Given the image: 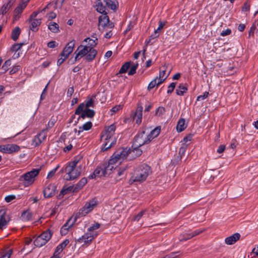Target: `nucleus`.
I'll return each instance as SVG.
<instances>
[{
	"mask_svg": "<svg viewBox=\"0 0 258 258\" xmlns=\"http://www.w3.org/2000/svg\"><path fill=\"white\" fill-rule=\"evenodd\" d=\"M161 131V128L160 126L156 127L153 130H152L150 134L148 135V140L150 142L152 140L157 137L160 134Z\"/></svg>",
	"mask_w": 258,
	"mask_h": 258,
	"instance_id": "nucleus-26",
	"label": "nucleus"
},
{
	"mask_svg": "<svg viewBox=\"0 0 258 258\" xmlns=\"http://www.w3.org/2000/svg\"><path fill=\"white\" fill-rule=\"evenodd\" d=\"M122 108V105H117L115 106L114 107H112L111 109L110 110L111 114L113 115L114 113H115L118 111L121 110Z\"/></svg>",
	"mask_w": 258,
	"mask_h": 258,
	"instance_id": "nucleus-46",
	"label": "nucleus"
},
{
	"mask_svg": "<svg viewBox=\"0 0 258 258\" xmlns=\"http://www.w3.org/2000/svg\"><path fill=\"white\" fill-rule=\"evenodd\" d=\"M85 107L89 108V107H93L94 106V100L92 98H90L86 101V103L85 104Z\"/></svg>",
	"mask_w": 258,
	"mask_h": 258,
	"instance_id": "nucleus-48",
	"label": "nucleus"
},
{
	"mask_svg": "<svg viewBox=\"0 0 258 258\" xmlns=\"http://www.w3.org/2000/svg\"><path fill=\"white\" fill-rule=\"evenodd\" d=\"M75 114L80 115L78 119L79 120L81 118L84 119L86 117H92L95 114V112L93 110L85 107V104L82 103L76 109Z\"/></svg>",
	"mask_w": 258,
	"mask_h": 258,
	"instance_id": "nucleus-8",
	"label": "nucleus"
},
{
	"mask_svg": "<svg viewBox=\"0 0 258 258\" xmlns=\"http://www.w3.org/2000/svg\"><path fill=\"white\" fill-rule=\"evenodd\" d=\"M16 196L15 195H9L5 197V201L7 203L11 202L13 200L15 199Z\"/></svg>",
	"mask_w": 258,
	"mask_h": 258,
	"instance_id": "nucleus-55",
	"label": "nucleus"
},
{
	"mask_svg": "<svg viewBox=\"0 0 258 258\" xmlns=\"http://www.w3.org/2000/svg\"><path fill=\"white\" fill-rule=\"evenodd\" d=\"M63 249L60 247L58 245L57 246V247L55 248V251L54 252V254L60 255V253L62 251Z\"/></svg>",
	"mask_w": 258,
	"mask_h": 258,
	"instance_id": "nucleus-60",
	"label": "nucleus"
},
{
	"mask_svg": "<svg viewBox=\"0 0 258 258\" xmlns=\"http://www.w3.org/2000/svg\"><path fill=\"white\" fill-rule=\"evenodd\" d=\"M73 222L70 221V219L62 226L60 230V232L62 235H66L69 229L74 225Z\"/></svg>",
	"mask_w": 258,
	"mask_h": 258,
	"instance_id": "nucleus-19",
	"label": "nucleus"
},
{
	"mask_svg": "<svg viewBox=\"0 0 258 258\" xmlns=\"http://www.w3.org/2000/svg\"><path fill=\"white\" fill-rule=\"evenodd\" d=\"M46 138V133L44 132H42L34 138L33 142L35 145L38 146L45 140Z\"/></svg>",
	"mask_w": 258,
	"mask_h": 258,
	"instance_id": "nucleus-21",
	"label": "nucleus"
},
{
	"mask_svg": "<svg viewBox=\"0 0 258 258\" xmlns=\"http://www.w3.org/2000/svg\"><path fill=\"white\" fill-rule=\"evenodd\" d=\"M187 88L182 85H180L176 90V93L178 95H183L186 92Z\"/></svg>",
	"mask_w": 258,
	"mask_h": 258,
	"instance_id": "nucleus-39",
	"label": "nucleus"
},
{
	"mask_svg": "<svg viewBox=\"0 0 258 258\" xmlns=\"http://www.w3.org/2000/svg\"><path fill=\"white\" fill-rule=\"evenodd\" d=\"M109 23V18L106 15V14H103L101 16L99 19V26H101L102 27H105L108 25L110 26V28L113 27V25L111 24H108Z\"/></svg>",
	"mask_w": 258,
	"mask_h": 258,
	"instance_id": "nucleus-17",
	"label": "nucleus"
},
{
	"mask_svg": "<svg viewBox=\"0 0 258 258\" xmlns=\"http://www.w3.org/2000/svg\"><path fill=\"white\" fill-rule=\"evenodd\" d=\"M39 173V169H33L21 175L20 180L25 187L29 186L33 184Z\"/></svg>",
	"mask_w": 258,
	"mask_h": 258,
	"instance_id": "nucleus-7",
	"label": "nucleus"
},
{
	"mask_svg": "<svg viewBox=\"0 0 258 258\" xmlns=\"http://www.w3.org/2000/svg\"><path fill=\"white\" fill-rule=\"evenodd\" d=\"M20 66H18V65L14 66L13 69L10 71V74H13L16 73L17 72H18L20 69Z\"/></svg>",
	"mask_w": 258,
	"mask_h": 258,
	"instance_id": "nucleus-64",
	"label": "nucleus"
},
{
	"mask_svg": "<svg viewBox=\"0 0 258 258\" xmlns=\"http://www.w3.org/2000/svg\"><path fill=\"white\" fill-rule=\"evenodd\" d=\"M250 4L248 2H245L242 8V12H248L250 10Z\"/></svg>",
	"mask_w": 258,
	"mask_h": 258,
	"instance_id": "nucleus-53",
	"label": "nucleus"
},
{
	"mask_svg": "<svg viewBox=\"0 0 258 258\" xmlns=\"http://www.w3.org/2000/svg\"><path fill=\"white\" fill-rule=\"evenodd\" d=\"M87 182V179L86 178L84 177L82 178L79 182L76 184V187L73 189V191H76L79 189H81L83 186H84Z\"/></svg>",
	"mask_w": 258,
	"mask_h": 258,
	"instance_id": "nucleus-32",
	"label": "nucleus"
},
{
	"mask_svg": "<svg viewBox=\"0 0 258 258\" xmlns=\"http://www.w3.org/2000/svg\"><path fill=\"white\" fill-rule=\"evenodd\" d=\"M100 227V224L99 223L95 222L91 224V225L88 229V232L90 233H96L97 236L98 235V232L96 230L98 229Z\"/></svg>",
	"mask_w": 258,
	"mask_h": 258,
	"instance_id": "nucleus-30",
	"label": "nucleus"
},
{
	"mask_svg": "<svg viewBox=\"0 0 258 258\" xmlns=\"http://www.w3.org/2000/svg\"><path fill=\"white\" fill-rule=\"evenodd\" d=\"M165 111V109L164 107H158L156 111V114L158 115H162Z\"/></svg>",
	"mask_w": 258,
	"mask_h": 258,
	"instance_id": "nucleus-57",
	"label": "nucleus"
},
{
	"mask_svg": "<svg viewBox=\"0 0 258 258\" xmlns=\"http://www.w3.org/2000/svg\"><path fill=\"white\" fill-rule=\"evenodd\" d=\"M23 43H17L14 44L12 47V50L13 51H17L21 48Z\"/></svg>",
	"mask_w": 258,
	"mask_h": 258,
	"instance_id": "nucleus-50",
	"label": "nucleus"
},
{
	"mask_svg": "<svg viewBox=\"0 0 258 258\" xmlns=\"http://www.w3.org/2000/svg\"><path fill=\"white\" fill-rule=\"evenodd\" d=\"M139 147H133V146L132 149L131 150L130 149H128L129 150L128 154H133L134 153H136V155L137 156H140V155H141L142 151L140 149H139Z\"/></svg>",
	"mask_w": 258,
	"mask_h": 258,
	"instance_id": "nucleus-42",
	"label": "nucleus"
},
{
	"mask_svg": "<svg viewBox=\"0 0 258 258\" xmlns=\"http://www.w3.org/2000/svg\"><path fill=\"white\" fill-rule=\"evenodd\" d=\"M231 33V30L229 29H227L223 30L221 32V35L222 36H225L230 34Z\"/></svg>",
	"mask_w": 258,
	"mask_h": 258,
	"instance_id": "nucleus-59",
	"label": "nucleus"
},
{
	"mask_svg": "<svg viewBox=\"0 0 258 258\" xmlns=\"http://www.w3.org/2000/svg\"><path fill=\"white\" fill-rule=\"evenodd\" d=\"M151 173V170L150 166L146 164L141 165L134 171L131 180L134 182L143 181L146 179Z\"/></svg>",
	"mask_w": 258,
	"mask_h": 258,
	"instance_id": "nucleus-4",
	"label": "nucleus"
},
{
	"mask_svg": "<svg viewBox=\"0 0 258 258\" xmlns=\"http://www.w3.org/2000/svg\"><path fill=\"white\" fill-rule=\"evenodd\" d=\"M92 127V123L91 121H88L85 123L82 126L79 127V130L78 131L77 129L75 130V132L78 133V135H79L81 133L83 132L84 131H88L90 130Z\"/></svg>",
	"mask_w": 258,
	"mask_h": 258,
	"instance_id": "nucleus-29",
	"label": "nucleus"
},
{
	"mask_svg": "<svg viewBox=\"0 0 258 258\" xmlns=\"http://www.w3.org/2000/svg\"><path fill=\"white\" fill-rule=\"evenodd\" d=\"M11 220V216L7 211H0V230L6 229Z\"/></svg>",
	"mask_w": 258,
	"mask_h": 258,
	"instance_id": "nucleus-11",
	"label": "nucleus"
},
{
	"mask_svg": "<svg viewBox=\"0 0 258 258\" xmlns=\"http://www.w3.org/2000/svg\"><path fill=\"white\" fill-rule=\"evenodd\" d=\"M84 42L87 43V45H80L75 52V61L84 57V59L88 61H92L96 56L97 50L94 47L98 44V38L94 35L92 38L88 37L84 40Z\"/></svg>",
	"mask_w": 258,
	"mask_h": 258,
	"instance_id": "nucleus-1",
	"label": "nucleus"
},
{
	"mask_svg": "<svg viewBox=\"0 0 258 258\" xmlns=\"http://www.w3.org/2000/svg\"><path fill=\"white\" fill-rule=\"evenodd\" d=\"M175 86H176V83H172L168 87V90H167V93L168 94H170L171 93L175 87Z\"/></svg>",
	"mask_w": 258,
	"mask_h": 258,
	"instance_id": "nucleus-52",
	"label": "nucleus"
},
{
	"mask_svg": "<svg viewBox=\"0 0 258 258\" xmlns=\"http://www.w3.org/2000/svg\"><path fill=\"white\" fill-rule=\"evenodd\" d=\"M116 169L111 165L109 162L107 164H104L102 166L98 167L94 171L93 173L89 175V179L95 178L102 176H106L110 175L113 170Z\"/></svg>",
	"mask_w": 258,
	"mask_h": 258,
	"instance_id": "nucleus-6",
	"label": "nucleus"
},
{
	"mask_svg": "<svg viewBox=\"0 0 258 258\" xmlns=\"http://www.w3.org/2000/svg\"><path fill=\"white\" fill-rule=\"evenodd\" d=\"M143 107L141 106H138L134 115V119L138 124H140L142 119Z\"/></svg>",
	"mask_w": 258,
	"mask_h": 258,
	"instance_id": "nucleus-18",
	"label": "nucleus"
},
{
	"mask_svg": "<svg viewBox=\"0 0 258 258\" xmlns=\"http://www.w3.org/2000/svg\"><path fill=\"white\" fill-rule=\"evenodd\" d=\"M13 253V250L9 249L6 251H3L2 253L1 256L0 258H10Z\"/></svg>",
	"mask_w": 258,
	"mask_h": 258,
	"instance_id": "nucleus-43",
	"label": "nucleus"
},
{
	"mask_svg": "<svg viewBox=\"0 0 258 258\" xmlns=\"http://www.w3.org/2000/svg\"><path fill=\"white\" fill-rule=\"evenodd\" d=\"M193 237V235L191 232H186L181 234L180 235L179 239L181 241H184L188 240Z\"/></svg>",
	"mask_w": 258,
	"mask_h": 258,
	"instance_id": "nucleus-40",
	"label": "nucleus"
},
{
	"mask_svg": "<svg viewBox=\"0 0 258 258\" xmlns=\"http://www.w3.org/2000/svg\"><path fill=\"white\" fill-rule=\"evenodd\" d=\"M89 211H82L81 212L79 211L75 215H73L69 219L72 222H73V223L74 224L78 218H80L81 216H85L89 213Z\"/></svg>",
	"mask_w": 258,
	"mask_h": 258,
	"instance_id": "nucleus-28",
	"label": "nucleus"
},
{
	"mask_svg": "<svg viewBox=\"0 0 258 258\" xmlns=\"http://www.w3.org/2000/svg\"><path fill=\"white\" fill-rule=\"evenodd\" d=\"M33 215L30 211H23L20 216V219L23 221L32 220Z\"/></svg>",
	"mask_w": 258,
	"mask_h": 258,
	"instance_id": "nucleus-25",
	"label": "nucleus"
},
{
	"mask_svg": "<svg viewBox=\"0 0 258 258\" xmlns=\"http://www.w3.org/2000/svg\"><path fill=\"white\" fill-rule=\"evenodd\" d=\"M56 186L54 184H49L43 190V194L45 198H49L54 195Z\"/></svg>",
	"mask_w": 258,
	"mask_h": 258,
	"instance_id": "nucleus-15",
	"label": "nucleus"
},
{
	"mask_svg": "<svg viewBox=\"0 0 258 258\" xmlns=\"http://www.w3.org/2000/svg\"><path fill=\"white\" fill-rule=\"evenodd\" d=\"M56 172V169H52L51 171H50L47 176V178L50 179L52 178L55 174Z\"/></svg>",
	"mask_w": 258,
	"mask_h": 258,
	"instance_id": "nucleus-62",
	"label": "nucleus"
},
{
	"mask_svg": "<svg viewBox=\"0 0 258 258\" xmlns=\"http://www.w3.org/2000/svg\"><path fill=\"white\" fill-rule=\"evenodd\" d=\"M115 130L116 126L114 124L105 127L101 138L103 150H106L109 149L116 143V140L114 136Z\"/></svg>",
	"mask_w": 258,
	"mask_h": 258,
	"instance_id": "nucleus-3",
	"label": "nucleus"
},
{
	"mask_svg": "<svg viewBox=\"0 0 258 258\" xmlns=\"http://www.w3.org/2000/svg\"><path fill=\"white\" fill-rule=\"evenodd\" d=\"M96 237V233H93L91 234L87 232L77 239V242L82 245H88Z\"/></svg>",
	"mask_w": 258,
	"mask_h": 258,
	"instance_id": "nucleus-9",
	"label": "nucleus"
},
{
	"mask_svg": "<svg viewBox=\"0 0 258 258\" xmlns=\"http://www.w3.org/2000/svg\"><path fill=\"white\" fill-rule=\"evenodd\" d=\"M21 33V29L18 27L15 28V29L12 31L11 34V37L12 39L14 41H16Z\"/></svg>",
	"mask_w": 258,
	"mask_h": 258,
	"instance_id": "nucleus-37",
	"label": "nucleus"
},
{
	"mask_svg": "<svg viewBox=\"0 0 258 258\" xmlns=\"http://www.w3.org/2000/svg\"><path fill=\"white\" fill-rule=\"evenodd\" d=\"M159 36V33H158L157 31H154V33L150 36L149 40L147 41V43H153L154 41H152V40H156Z\"/></svg>",
	"mask_w": 258,
	"mask_h": 258,
	"instance_id": "nucleus-44",
	"label": "nucleus"
},
{
	"mask_svg": "<svg viewBox=\"0 0 258 258\" xmlns=\"http://www.w3.org/2000/svg\"><path fill=\"white\" fill-rule=\"evenodd\" d=\"M56 46V43L54 41H50L47 43V46L49 48H53Z\"/></svg>",
	"mask_w": 258,
	"mask_h": 258,
	"instance_id": "nucleus-63",
	"label": "nucleus"
},
{
	"mask_svg": "<svg viewBox=\"0 0 258 258\" xmlns=\"http://www.w3.org/2000/svg\"><path fill=\"white\" fill-rule=\"evenodd\" d=\"M98 202L95 199H92L86 203L84 206V210H92L97 208Z\"/></svg>",
	"mask_w": 258,
	"mask_h": 258,
	"instance_id": "nucleus-24",
	"label": "nucleus"
},
{
	"mask_svg": "<svg viewBox=\"0 0 258 258\" xmlns=\"http://www.w3.org/2000/svg\"><path fill=\"white\" fill-rule=\"evenodd\" d=\"M104 3L101 0H97L96 2L95 8L96 11L102 14H106V8Z\"/></svg>",
	"mask_w": 258,
	"mask_h": 258,
	"instance_id": "nucleus-20",
	"label": "nucleus"
},
{
	"mask_svg": "<svg viewBox=\"0 0 258 258\" xmlns=\"http://www.w3.org/2000/svg\"><path fill=\"white\" fill-rule=\"evenodd\" d=\"M56 17L55 13L51 12L47 14V17L48 20H51L55 19Z\"/></svg>",
	"mask_w": 258,
	"mask_h": 258,
	"instance_id": "nucleus-54",
	"label": "nucleus"
},
{
	"mask_svg": "<svg viewBox=\"0 0 258 258\" xmlns=\"http://www.w3.org/2000/svg\"><path fill=\"white\" fill-rule=\"evenodd\" d=\"M70 241L68 239L64 240L62 242L58 244V245L62 248L63 249L66 247V246L69 243Z\"/></svg>",
	"mask_w": 258,
	"mask_h": 258,
	"instance_id": "nucleus-56",
	"label": "nucleus"
},
{
	"mask_svg": "<svg viewBox=\"0 0 258 258\" xmlns=\"http://www.w3.org/2000/svg\"><path fill=\"white\" fill-rule=\"evenodd\" d=\"M75 45V41L73 40L69 42L66 47L63 48V51L60 54L61 56H65L67 57L73 51Z\"/></svg>",
	"mask_w": 258,
	"mask_h": 258,
	"instance_id": "nucleus-14",
	"label": "nucleus"
},
{
	"mask_svg": "<svg viewBox=\"0 0 258 258\" xmlns=\"http://www.w3.org/2000/svg\"><path fill=\"white\" fill-rule=\"evenodd\" d=\"M180 255V252H171L170 254L166 255L164 256L165 258H176Z\"/></svg>",
	"mask_w": 258,
	"mask_h": 258,
	"instance_id": "nucleus-47",
	"label": "nucleus"
},
{
	"mask_svg": "<svg viewBox=\"0 0 258 258\" xmlns=\"http://www.w3.org/2000/svg\"><path fill=\"white\" fill-rule=\"evenodd\" d=\"M148 142H149V141L143 132L136 136L133 143V147H140Z\"/></svg>",
	"mask_w": 258,
	"mask_h": 258,
	"instance_id": "nucleus-12",
	"label": "nucleus"
},
{
	"mask_svg": "<svg viewBox=\"0 0 258 258\" xmlns=\"http://www.w3.org/2000/svg\"><path fill=\"white\" fill-rule=\"evenodd\" d=\"M185 128L186 126L185 124V120L183 118L179 119L176 126L177 132H181L183 131Z\"/></svg>",
	"mask_w": 258,
	"mask_h": 258,
	"instance_id": "nucleus-36",
	"label": "nucleus"
},
{
	"mask_svg": "<svg viewBox=\"0 0 258 258\" xmlns=\"http://www.w3.org/2000/svg\"><path fill=\"white\" fill-rule=\"evenodd\" d=\"M15 2V0H10L7 4H4L1 8L0 11L1 13L4 15L7 13L11 7L13 6Z\"/></svg>",
	"mask_w": 258,
	"mask_h": 258,
	"instance_id": "nucleus-27",
	"label": "nucleus"
},
{
	"mask_svg": "<svg viewBox=\"0 0 258 258\" xmlns=\"http://www.w3.org/2000/svg\"><path fill=\"white\" fill-rule=\"evenodd\" d=\"M130 67V63L129 62H125L120 68L119 70V73L120 74H123L126 72L127 70L129 69Z\"/></svg>",
	"mask_w": 258,
	"mask_h": 258,
	"instance_id": "nucleus-45",
	"label": "nucleus"
},
{
	"mask_svg": "<svg viewBox=\"0 0 258 258\" xmlns=\"http://www.w3.org/2000/svg\"><path fill=\"white\" fill-rule=\"evenodd\" d=\"M73 140L72 139L71 141L70 139H69L68 141L66 140L64 141V145L65 146L63 147V151L66 152L68 153L73 148V144L72 142Z\"/></svg>",
	"mask_w": 258,
	"mask_h": 258,
	"instance_id": "nucleus-35",
	"label": "nucleus"
},
{
	"mask_svg": "<svg viewBox=\"0 0 258 258\" xmlns=\"http://www.w3.org/2000/svg\"><path fill=\"white\" fill-rule=\"evenodd\" d=\"M138 64L137 63L136 64H135V65H133V66H132L130 70L128 72V75H132L133 74H134L136 72V70L138 68Z\"/></svg>",
	"mask_w": 258,
	"mask_h": 258,
	"instance_id": "nucleus-51",
	"label": "nucleus"
},
{
	"mask_svg": "<svg viewBox=\"0 0 258 258\" xmlns=\"http://www.w3.org/2000/svg\"><path fill=\"white\" fill-rule=\"evenodd\" d=\"M20 149V147L16 144H7L0 146V151L4 153L12 154L18 152Z\"/></svg>",
	"mask_w": 258,
	"mask_h": 258,
	"instance_id": "nucleus-13",
	"label": "nucleus"
},
{
	"mask_svg": "<svg viewBox=\"0 0 258 258\" xmlns=\"http://www.w3.org/2000/svg\"><path fill=\"white\" fill-rule=\"evenodd\" d=\"M82 171V167L79 164V160L75 159L68 162L60 171L66 173L64 178L67 180H73L78 178Z\"/></svg>",
	"mask_w": 258,
	"mask_h": 258,
	"instance_id": "nucleus-2",
	"label": "nucleus"
},
{
	"mask_svg": "<svg viewBox=\"0 0 258 258\" xmlns=\"http://www.w3.org/2000/svg\"><path fill=\"white\" fill-rule=\"evenodd\" d=\"M169 75V72L166 73V67L163 66L160 68L158 79L163 83Z\"/></svg>",
	"mask_w": 258,
	"mask_h": 258,
	"instance_id": "nucleus-23",
	"label": "nucleus"
},
{
	"mask_svg": "<svg viewBox=\"0 0 258 258\" xmlns=\"http://www.w3.org/2000/svg\"><path fill=\"white\" fill-rule=\"evenodd\" d=\"M29 0H22L17 7L15 9L13 15V21H17L21 16V14L26 7Z\"/></svg>",
	"mask_w": 258,
	"mask_h": 258,
	"instance_id": "nucleus-10",
	"label": "nucleus"
},
{
	"mask_svg": "<svg viewBox=\"0 0 258 258\" xmlns=\"http://www.w3.org/2000/svg\"><path fill=\"white\" fill-rule=\"evenodd\" d=\"M52 234V232L49 229H47L40 234V236L42 237V239L45 241V242L47 243L50 239Z\"/></svg>",
	"mask_w": 258,
	"mask_h": 258,
	"instance_id": "nucleus-31",
	"label": "nucleus"
},
{
	"mask_svg": "<svg viewBox=\"0 0 258 258\" xmlns=\"http://www.w3.org/2000/svg\"><path fill=\"white\" fill-rule=\"evenodd\" d=\"M240 237V234L238 233H235L233 235L226 238L225 239V242L228 245H232L234 244L237 240H238Z\"/></svg>",
	"mask_w": 258,
	"mask_h": 258,
	"instance_id": "nucleus-16",
	"label": "nucleus"
},
{
	"mask_svg": "<svg viewBox=\"0 0 258 258\" xmlns=\"http://www.w3.org/2000/svg\"><path fill=\"white\" fill-rule=\"evenodd\" d=\"M144 214V212L143 211H141L140 212L138 213V215H137L136 216H135L134 218V221H138L140 218L143 216Z\"/></svg>",
	"mask_w": 258,
	"mask_h": 258,
	"instance_id": "nucleus-61",
	"label": "nucleus"
},
{
	"mask_svg": "<svg viewBox=\"0 0 258 258\" xmlns=\"http://www.w3.org/2000/svg\"><path fill=\"white\" fill-rule=\"evenodd\" d=\"M48 29L53 33H57L59 31L58 25L55 22H50L48 25Z\"/></svg>",
	"mask_w": 258,
	"mask_h": 258,
	"instance_id": "nucleus-38",
	"label": "nucleus"
},
{
	"mask_svg": "<svg viewBox=\"0 0 258 258\" xmlns=\"http://www.w3.org/2000/svg\"><path fill=\"white\" fill-rule=\"evenodd\" d=\"M162 83V82H161V81L159 80L158 77H156L149 83L148 86V89L151 90L156 86H158Z\"/></svg>",
	"mask_w": 258,
	"mask_h": 258,
	"instance_id": "nucleus-34",
	"label": "nucleus"
},
{
	"mask_svg": "<svg viewBox=\"0 0 258 258\" xmlns=\"http://www.w3.org/2000/svg\"><path fill=\"white\" fill-rule=\"evenodd\" d=\"M103 2L107 7L111 10H115L116 8V5L111 0H102Z\"/></svg>",
	"mask_w": 258,
	"mask_h": 258,
	"instance_id": "nucleus-41",
	"label": "nucleus"
},
{
	"mask_svg": "<svg viewBox=\"0 0 258 258\" xmlns=\"http://www.w3.org/2000/svg\"><path fill=\"white\" fill-rule=\"evenodd\" d=\"M128 151L127 148L118 149L112 155L108 162L116 169L127 158Z\"/></svg>",
	"mask_w": 258,
	"mask_h": 258,
	"instance_id": "nucleus-5",
	"label": "nucleus"
},
{
	"mask_svg": "<svg viewBox=\"0 0 258 258\" xmlns=\"http://www.w3.org/2000/svg\"><path fill=\"white\" fill-rule=\"evenodd\" d=\"M209 93L208 92H205L203 94L198 96L197 101H201L205 99L209 96Z\"/></svg>",
	"mask_w": 258,
	"mask_h": 258,
	"instance_id": "nucleus-49",
	"label": "nucleus"
},
{
	"mask_svg": "<svg viewBox=\"0 0 258 258\" xmlns=\"http://www.w3.org/2000/svg\"><path fill=\"white\" fill-rule=\"evenodd\" d=\"M31 22V24L30 25V29L33 31H36L38 29V27L41 23V19H33L29 20Z\"/></svg>",
	"mask_w": 258,
	"mask_h": 258,
	"instance_id": "nucleus-22",
	"label": "nucleus"
},
{
	"mask_svg": "<svg viewBox=\"0 0 258 258\" xmlns=\"http://www.w3.org/2000/svg\"><path fill=\"white\" fill-rule=\"evenodd\" d=\"M67 58L68 57L67 56L61 55V57L57 60V66L61 65Z\"/></svg>",
	"mask_w": 258,
	"mask_h": 258,
	"instance_id": "nucleus-58",
	"label": "nucleus"
},
{
	"mask_svg": "<svg viewBox=\"0 0 258 258\" xmlns=\"http://www.w3.org/2000/svg\"><path fill=\"white\" fill-rule=\"evenodd\" d=\"M46 243L45 241L42 239L40 235H39L34 241V245L38 247H40L44 245Z\"/></svg>",
	"mask_w": 258,
	"mask_h": 258,
	"instance_id": "nucleus-33",
	"label": "nucleus"
}]
</instances>
